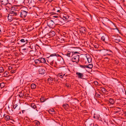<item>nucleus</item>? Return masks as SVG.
I'll list each match as a JSON object with an SVG mask.
<instances>
[{"instance_id":"1","label":"nucleus","mask_w":126,"mask_h":126,"mask_svg":"<svg viewBox=\"0 0 126 126\" xmlns=\"http://www.w3.org/2000/svg\"><path fill=\"white\" fill-rule=\"evenodd\" d=\"M60 56L58 54L56 53L52 54L50 56L47 57V61L51 65L56 67L57 65L56 61L57 60V57Z\"/></svg>"},{"instance_id":"2","label":"nucleus","mask_w":126,"mask_h":126,"mask_svg":"<svg viewBox=\"0 0 126 126\" xmlns=\"http://www.w3.org/2000/svg\"><path fill=\"white\" fill-rule=\"evenodd\" d=\"M20 16L22 18H26L27 15L28 11L24 10H22L19 12Z\"/></svg>"},{"instance_id":"3","label":"nucleus","mask_w":126,"mask_h":126,"mask_svg":"<svg viewBox=\"0 0 126 126\" xmlns=\"http://www.w3.org/2000/svg\"><path fill=\"white\" fill-rule=\"evenodd\" d=\"M47 25L50 28H53L55 26L54 22L52 20H50L47 21Z\"/></svg>"},{"instance_id":"4","label":"nucleus","mask_w":126,"mask_h":126,"mask_svg":"<svg viewBox=\"0 0 126 126\" xmlns=\"http://www.w3.org/2000/svg\"><path fill=\"white\" fill-rule=\"evenodd\" d=\"M9 14L14 16H19L20 13L18 10H17L13 12H9Z\"/></svg>"},{"instance_id":"5","label":"nucleus","mask_w":126,"mask_h":126,"mask_svg":"<svg viewBox=\"0 0 126 126\" xmlns=\"http://www.w3.org/2000/svg\"><path fill=\"white\" fill-rule=\"evenodd\" d=\"M79 60V56L72 57V61L73 62H75L78 64Z\"/></svg>"},{"instance_id":"6","label":"nucleus","mask_w":126,"mask_h":126,"mask_svg":"<svg viewBox=\"0 0 126 126\" xmlns=\"http://www.w3.org/2000/svg\"><path fill=\"white\" fill-rule=\"evenodd\" d=\"M20 42L17 43L18 44H20V43H23V45H24L25 44H27L28 42V40L26 39L25 38H24L23 39H20Z\"/></svg>"},{"instance_id":"7","label":"nucleus","mask_w":126,"mask_h":126,"mask_svg":"<svg viewBox=\"0 0 126 126\" xmlns=\"http://www.w3.org/2000/svg\"><path fill=\"white\" fill-rule=\"evenodd\" d=\"M110 21L109 19L106 17H104L103 19L102 22L103 24L105 26H107V24L108 22Z\"/></svg>"},{"instance_id":"8","label":"nucleus","mask_w":126,"mask_h":126,"mask_svg":"<svg viewBox=\"0 0 126 126\" xmlns=\"http://www.w3.org/2000/svg\"><path fill=\"white\" fill-rule=\"evenodd\" d=\"M13 108L16 110H19L20 108V107L15 102L14 103Z\"/></svg>"},{"instance_id":"9","label":"nucleus","mask_w":126,"mask_h":126,"mask_svg":"<svg viewBox=\"0 0 126 126\" xmlns=\"http://www.w3.org/2000/svg\"><path fill=\"white\" fill-rule=\"evenodd\" d=\"M76 74L78 76V78L83 79V77L84 76L83 73L77 72H76Z\"/></svg>"},{"instance_id":"10","label":"nucleus","mask_w":126,"mask_h":126,"mask_svg":"<svg viewBox=\"0 0 126 126\" xmlns=\"http://www.w3.org/2000/svg\"><path fill=\"white\" fill-rule=\"evenodd\" d=\"M36 49L35 51L33 50H31L30 51L29 53V54L31 56L33 57L36 55L35 52Z\"/></svg>"},{"instance_id":"11","label":"nucleus","mask_w":126,"mask_h":126,"mask_svg":"<svg viewBox=\"0 0 126 126\" xmlns=\"http://www.w3.org/2000/svg\"><path fill=\"white\" fill-rule=\"evenodd\" d=\"M79 30L80 32L82 33H84L86 31V28L84 27H82L79 28Z\"/></svg>"},{"instance_id":"12","label":"nucleus","mask_w":126,"mask_h":126,"mask_svg":"<svg viewBox=\"0 0 126 126\" xmlns=\"http://www.w3.org/2000/svg\"><path fill=\"white\" fill-rule=\"evenodd\" d=\"M14 16L9 14L7 16L8 21L10 22L14 18Z\"/></svg>"},{"instance_id":"13","label":"nucleus","mask_w":126,"mask_h":126,"mask_svg":"<svg viewBox=\"0 0 126 126\" xmlns=\"http://www.w3.org/2000/svg\"><path fill=\"white\" fill-rule=\"evenodd\" d=\"M28 3H29V5L33 7L34 5V2L33 0H28Z\"/></svg>"},{"instance_id":"14","label":"nucleus","mask_w":126,"mask_h":126,"mask_svg":"<svg viewBox=\"0 0 126 126\" xmlns=\"http://www.w3.org/2000/svg\"><path fill=\"white\" fill-rule=\"evenodd\" d=\"M9 0H0L1 4L4 5H6L8 3Z\"/></svg>"},{"instance_id":"15","label":"nucleus","mask_w":126,"mask_h":126,"mask_svg":"<svg viewBox=\"0 0 126 126\" xmlns=\"http://www.w3.org/2000/svg\"><path fill=\"white\" fill-rule=\"evenodd\" d=\"M38 72L39 74H43L45 72V71L44 69L43 68H40L39 69Z\"/></svg>"},{"instance_id":"16","label":"nucleus","mask_w":126,"mask_h":126,"mask_svg":"<svg viewBox=\"0 0 126 126\" xmlns=\"http://www.w3.org/2000/svg\"><path fill=\"white\" fill-rule=\"evenodd\" d=\"M109 102L110 103V105H113L115 103V101L113 99L110 98L109 99Z\"/></svg>"},{"instance_id":"17","label":"nucleus","mask_w":126,"mask_h":126,"mask_svg":"<svg viewBox=\"0 0 126 126\" xmlns=\"http://www.w3.org/2000/svg\"><path fill=\"white\" fill-rule=\"evenodd\" d=\"M9 12H13V11H17L16 7H13L10 8L9 9Z\"/></svg>"},{"instance_id":"18","label":"nucleus","mask_w":126,"mask_h":126,"mask_svg":"<svg viewBox=\"0 0 126 126\" xmlns=\"http://www.w3.org/2000/svg\"><path fill=\"white\" fill-rule=\"evenodd\" d=\"M55 34V32L53 31H51L48 33V35L51 37L54 36Z\"/></svg>"},{"instance_id":"19","label":"nucleus","mask_w":126,"mask_h":126,"mask_svg":"<svg viewBox=\"0 0 126 126\" xmlns=\"http://www.w3.org/2000/svg\"><path fill=\"white\" fill-rule=\"evenodd\" d=\"M72 57L77 56H79V55H78V54H79V53L78 52H72Z\"/></svg>"},{"instance_id":"20","label":"nucleus","mask_w":126,"mask_h":126,"mask_svg":"<svg viewBox=\"0 0 126 126\" xmlns=\"http://www.w3.org/2000/svg\"><path fill=\"white\" fill-rule=\"evenodd\" d=\"M72 52H70V51H68L67 53L66 54V55L69 57H72Z\"/></svg>"},{"instance_id":"21","label":"nucleus","mask_w":126,"mask_h":126,"mask_svg":"<svg viewBox=\"0 0 126 126\" xmlns=\"http://www.w3.org/2000/svg\"><path fill=\"white\" fill-rule=\"evenodd\" d=\"M39 58L41 63H45L46 62V60L44 58Z\"/></svg>"},{"instance_id":"22","label":"nucleus","mask_w":126,"mask_h":126,"mask_svg":"<svg viewBox=\"0 0 126 126\" xmlns=\"http://www.w3.org/2000/svg\"><path fill=\"white\" fill-rule=\"evenodd\" d=\"M19 94H18L19 96L20 97L22 98L24 95V92L23 91H22L19 93Z\"/></svg>"},{"instance_id":"23","label":"nucleus","mask_w":126,"mask_h":126,"mask_svg":"<svg viewBox=\"0 0 126 126\" xmlns=\"http://www.w3.org/2000/svg\"><path fill=\"white\" fill-rule=\"evenodd\" d=\"M118 37H115L114 38V41L117 43H118L120 41V40L118 38Z\"/></svg>"},{"instance_id":"24","label":"nucleus","mask_w":126,"mask_h":126,"mask_svg":"<svg viewBox=\"0 0 126 126\" xmlns=\"http://www.w3.org/2000/svg\"><path fill=\"white\" fill-rule=\"evenodd\" d=\"M88 61L89 63H90L92 61V58L90 56H86Z\"/></svg>"},{"instance_id":"25","label":"nucleus","mask_w":126,"mask_h":126,"mask_svg":"<svg viewBox=\"0 0 126 126\" xmlns=\"http://www.w3.org/2000/svg\"><path fill=\"white\" fill-rule=\"evenodd\" d=\"M107 37V36L106 35H105L104 36H102L101 38V40L105 42H106L105 41Z\"/></svg>"},{"instance_id":"26","label":"nucleus","mask_w":126,"mask_h":126,"mask_svg":"<svg viewBox=\"0 0 126 126\" xmlns=\"http://www.w3.org/2000/svg\"><path fill=\"white\" fill-rule=\"evenodd\" d=\"M40 58H39L38 59H36L35 60L34 62L36 64H39L41 63L40 61Z\"/></svg>"},{"instance_id":"27","label":"nucleus","mask_w":126,"mask_h":126,"mask_svg":"<svg viewBox=\"0 0 126 126\" xmlns=\"http://www.w3.org/2000/svg\"><path fill=\"white\" fill-rule=\"evenodd\" d=\"M36 85L34 83L32 84L31 85V88L32 89H34L36 87Z\"/></svg>"},{"instance_id":"28","label":"nucleus","mask_w":126,"mask_h":126,"mask_svg":"<svg viewBox=\"0 0 126 126\" xmlns=\"http://www.w3.org/2000/svg\"><path fill=\"white\" fill-rule=\"evenodd\" d=\"M63 106L65 110L67 109L69 106L67 104H63Z\"/></svg>"},{"instance_id":"29","label":"nucleus","mask_w":126,"mask_h":126,"mask_svg":"<svg viewBox=\"0 0 126 126\" xmlns=\"http://www.w3.org/2000/svg\"><path fill=\"white\" fill-rule=\"evenodd\" d=\"M100 89L101 90L103 93H106L107 91V90L104 88L101 87Z\"/></svg>"},{"instance_id":"30","label":"nucleus","mask_w":126,"mask_h":126,"mask_svg":"<svg viewBox=\"0 0 126 126\" xmlns=\"http://www.w3.org/2000/svg\"><path fill=\"white\" fill-rule=\"evenodd\" d=\"M46 100L45 98L44 97H42L40 98V102L42 103L46 101Z\"/></svg>"},{"instance_id":"31","label":"nucleus","mask_w":126,"mask_h":126,"mask_svg":"<svg viewBox=\"0 0 126 126\" xmlns=\"http://www.w3.org/2000/svg\"><path fill=\"white\" fill-rule=\"evenodd\" d=\"M5 117V120L6 121H8L10 119V116L7 115Z\"/></svg>"},{"instance_id":"32","label":"nucleus","mask_w":126,"mask_h":126,"mask_svg":"<svg viewBox=\"0 0 126 126\" xmlns=\"http://www.w3.org/2000/svg\"><path fill=\"white\" fill-rule=\"evenodd\" d=\"M93 67V65L92 64H90L88 65H86V67L90 69H91Z\"/></svg>"},{"instance_id":"33","label":"nucleus","mask_w":126,"mask_h":126,"mask_svg":"<svg viewBox=\"0 0 126 126\" xmlns=\"http://www.w3.org/2000/svg\"><path fill=\"white\" fill-rule=\"evenodd\" d=\"M53 78H52L51 77H50V78H48L47 79V81L49 82H52L53 80Z\"/></svg>"},{"instance_id":"34","label":"nucleus","mask_w":126,"mask_h":126,"mask_svg":"<svg viewBox=\"0 0 126 126\" xmlns=\"http://www.w3.org/2000/svg\"><path fill=\"white\" fill-rule=\"evenodd\" d=\"M9 74V72H5L3 73V75L5 77H7L8 76V75Z\"/></svg>"},{"instance_id":"35","label":"nucleus","mask_w":126,"mask_h":126,"mask_svg":"<svg viewBox=\"0 0 126 126\" xmlns=\"http://www.w3.org/2000/svg\"><path fill=\"white\" fill-rule=\"evenodd\" d=\"M31 107L33 109H35L36 108V106L34 103H32L31 105Z\"/></svg>"},{"instance_id":"36","label":"nucleus","mask_w":126,"mask_h":126,"mask_svg":"<svg viewBox=\"0 0 126 126\" xmlns=\"http://www.w3.org/2000/svg\"><path fill=\"white\" fill-rule=\"evenodd\" d=\"M5 86L4 83L3 82L0 83V86L1 88H3Z\"/></svg>"},{"instance_id":"37","label":"nucleus","mask_w":126,"mask_h":126,"mask_svg":"<svg viewBox=\"0 0 126 126\" xmlns=\"http://www.w3.org/2000/svg\"><path fill=\"white\" fill-rule=\"evenodd\" d=\"M4 71V69L2 67H0V73H1L3 72Z\"/></svg>"},{"instance_id":"38","label":"nucleus","mask_w":126,"mask_h":126,"mask_svg":"<svg viewBox=\"0 0 126 126\" xmlns=\"http://www.w3.org/2000/svg\"><path fill=\"white\" fill-rule=\"evenodd\" d=\"M80 67L83 68H85L86 67V65H80Z\"/></svg>"},{"instance_id":"39","label":"nucleus","mask_w":126,"mask_h":126,"mask_svg":"<svg viewBox=\"0 0 126 126\" xmlns=\"http://www.w3.org/2000/svg\"><path fill=\"white\" fill-rule=\"evenodd\" d=\"M113 52H112V53H110L109 51L107 53H106V54L105 55H107L108 56H110L112 54V53Z\"/></svg>"},{"instance_id":"40","label":"nucleus","mask_w":126,"mask_h":126,"mask_svg":"<svg viewBox=\"0 0 126 126\" xmlns=\"http://www.w3.org/2000/svg\"><path fill=\"white\" fill-rule=\"evenodd\" d=\"M95 95L97 97H100V95L99 94H98L97 93H96L95 94Z\"/></svg>"},{"instance_id":"41","label":"nucleus","mask_w":126,"mask_h":126,"mask_svg":"<svg viewBox=\"0 0 126 126\" xmlns=\"http://www.w3.org/2000/svg\"><path fill=\"white\" fill-rule=\"evenodd\" d=\"M120 112H121V110H117V111H114V113L115 114L116 113H119V114H120Z\"/></svg>"},{"instance_id":"42","label":"nucleus","mask_w":126,"mask_h":126,"mask_svg":"<svg viewBox=\"0 0 126 126\" xmlns=\"http://www.w3.org/2000/svg\"><path fill=\"white\" fill-rule=\"evenodd\" d=\"M58 8L57 7H55L53 8V10L55 11V12H56L58 10Z\"/></svg>"},{"instance_id":"43","label":"nucleus","mask_w":126,"mask_h":126,"mask_svg":"<svg viewBox=\"0 0 126 126\" xmlns=\"http://www.w3.org/2000/svg\"><path fill=\"white\" fill-rule=\"evenodd\" d=\"M35 124L36 125H37V126H38V125H39V124H40V123L39 121H38L36 122H35Z\"/></svg>"},{"instance_id":"44","label":"nucleus","mask_w":126,"mask_h":126,"mask_svg":"<svg viewBox=\"0 0 126 126\" xmlns=\"http://www.w3.org/2000/svg\"><path fill=\"white\" fill-rule=\"evenodd\" d=\"M94 83L95 85H97L98 84V83L97 81H95L94 82Z\"/></svg>"},{"instance_id":"45","label":"nucleus","mask_w":126,"mask_h":126,"mask_svg":"<svg viewBox=\"0 0 126 126\" xmlns=\"http://www.w3.org/2000/svg\"><path fill=\"white\" fill-rule=\"evenodd\" d=\"M50 14H51V15H52L57 14L56 13L54 12H53L50 13Z\"/></svg>"},{"instance_id":"46","label":"nucleus","mask_w":126,"mask_h":126,"mask_svg":"<svg viewBox=\"0 0 126 126\" xmlns=\"http://www.w3.org/2000/svg\"><path fill=\"white\" fill-rule=\"evenodd\" d=\"M106 50H107V51H109L110 52V53H112V51L110 50L109 49H107Z\"/></svg>"},{"instance_id":"47","label":"nucleus","mask_w":126,"mask_h":126,"mask_svg":"<svg viewBox=\"0 0 126 126\" xmlns=\"http://www.w3.org/2000/svg\"><path fill=\"white\" fill-rule=\"evenodd\" d=\"M64 74L63 75H60L59 76V77H60L61 78H62L64 76Z\"/></svg>"},{"instance_id":"48","label":"nucleus","mask_w":126,"mask_h":126,"mask_svg":"<svg viewBox=\"0 0 126 126\" xmlns=\"http://www.w3.org/2000/svg\"><path fill=\"white\" fill-rule=\"evenodd\" d=\"M115 61L116 63L117 64H118V63H119V61L117 60H115Z\"/></svg>"},{"instance_id":"49","label":"nucleus","mask_w":126,"mask_h":126,"mask_svg":"<svg viewBox=\"0 0 126 126\" xmlns=\"http://www.w3.org/2000/svg\"><path fill=\"white\" fill-rule=\"evenodd\" d=\"M68 18V17H63L64 19L65 20H67Z\"/></svg>"},{"instance_id":"50","label":"nucleus","mask_w":126,"mask_h":126,"mask_svg":"<svg viewBox=\"0 0 126 126\" xmlns=\"http://www.w3.org/2000/svg\"><path fill=\"white\" fill-rule=\"evenodd\" d=\"M11 73H14L15 72V70H12L11 71Z\"/></svg>"},{"instance_id":"51","label":"nucleus","mask_w":126,"mask_h":126,"mask_svg":"<svg viewBox=\"0 0 126 126\" xmlns=\"http://www.w3.org/2000/svg\"><path fill=\"white\" fill-rule=\"evenodd\" d=\"M12 67H11V66H9L8 68V69H9V70H11L12 69Z\"/></svg>"},{"instance_id":"52","label":"nucleus","mask_w":126,"mask_h":126,"mask_svg":"<svg viewBox=\"0 0 126 126\" xmlns=\"http://www.w3.org/2000/svg\"><path fill=\"white\" fill-rule=\"evenodd\" d=\"M51 111L52 112H54V113L55 112V111L53 109H52L51 110Z\"/></svg>"},{"instance_id":"53","label":"nucleus","mask_w":126,"mask_h":126,"mask_svg":"<svg viewBox=\"0 0 126 126\" xmlns=\"http://www.w3.org/2000/svg\"><path fill=\"white\" fill-rule=\"evenodd\" d=\"M56 12L57 13L60 12V10H57V11Z\"/></svg>"},{"instance_id":"54","label":"nucleus","mask_w":126,"mask_h":126,"mask_svg":"<svg viewBox=\"0 0 126 126\" xmlns=\"http://www.w3.org/2000/svg\"><path fill=\"white\" fill-rule=\"evenodd\" d=\"M53 17H55V18H57L58 17V16H53Z\"/></svg>"},{"instance_id":"55","label":"nucleus","mask_w":126,"mask_h":126,"mask_svg":"<svg viewBox=\"0 0 126 126\" xmlns=\"http://www.w3.org/2000/svg\"><path fill=\"white\" fill-rule=\"evenodd\" d=\"M66 86H67V87H69V86L68 85V84H66V85H65Z\"/></svg>"},{"instance_id":"56","label":"nucleus","mask_w":126,"mask_h":126,"mask_svg":"<svg viewBox=\"0 0 126 126\" xmlns=\"http://www.w3.org/2000/svg\"><path fill=\"white\" fill-rule=\"evenodd\" d=\"M3 118V117H2L1 115H0V119L1 118Z\"/></svg>"},{"instance_id":"57","label":"nucleus","mask_w":126,"mask_h":126,"mask_svg":"<svg viewBox=\"0 0 126 126\" xmlns=\"http://www.w3.org/2000/svg\"><path fill=\"white\" fill-rule=\"evenodd\" d=\"M48 0L50 2H51L53 0Z\"/></svg>"},{"instance_id":"58","label":"nucleus","mask_w":126,"mask_h":126,"mask_svg":"<svg viewBox=\"0 0 126 126\" xmlns=\"http://www.w3.org/2000/svg\"><path fill=\"white\" fill-rule=\"evenodd\" d=\"M1 33V29H0V34Z\"/></svg>"},{"instance_id":"59","label":"nucleus","mask_w":126,"mask_h":126,"mask_svg":"<svg viewBox=\"0 0 126 126\" xmlns=\"http://www.w3.org/2000/svg\"><path fill=\"white\" fill-rule=\"evenodd\" d=\"M93 117L94 118H96L95 116H94Z\"/></svg>"},{"instance_id":"60","label":"nucleus","mask_w":126,"mask_h":126,"mask_svg":"<svg viewBox=\"0 0 126 126\" xmlns=\"http://www.w3.org/2000/svg\"><path fill=\"white\" fill-rule=\"evenodd\" d=\"M6 114H4L3 115V117H5V115Z\"/></svg>"},{"instance_id":"61","label":"nucleus","mask_w":126,"mask_h":126,"mask_svg":"<svg viewBox=\"0 0 126 126\" xmlns=\"http://www.w3.org/2000/svg\"><path fill=\"white\" fill-rule=\"evenodd\" d=\"M22 112L23 113V112L25 111V110H22Z\"/></svg>"},{"instance_id":"62","label":"nucleus","mask_w":126,"mask_h":126,"mask_svg":"<svg viewBox=\"0 0 126 126\" xmlns=\"http://www.w3.org/2000/svg\"><path fill=\"white\" fill-rule=\"evenodd\" d=\"M38 1H41L43 0H38Z\"/></svg>"},{"instance_id":"63","label":"nucleus","mask_w":126,"mask_h":126,"mask_svg":"<svg viewBox=\"0 0 126 126\" xmlns=\"http://www.w3.org/2000/svg\"><path fill=\"white\" fill-rule=\"evenodd\" d=\"M26 50V48H24V49H23V50Z\"/></svg>"},{"instance_id":"64","label":"nucleus","mask_w":126,"mask_h":126,"mask_svg":"<svg viewBox=\"0 0 126 126\" xmlns=\"http://www.w3.org/2000/svg\"><path fill=\"white\" fill-rule=\"evenodd\" d=\"M125 93L126 94V91H125Z\"/></svg>"}]
</instances>
